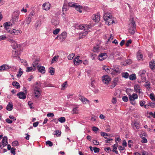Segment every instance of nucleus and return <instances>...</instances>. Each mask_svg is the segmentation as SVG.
<instances>
[{
	"label": "nucleus",
	"mask_w": 155,
	"mask_h": 155,
	"mask_svg": "<svg viewBox=\"0 0 155 155\" xmlns=\"http://www.w3.org/2000/svg\"><path fill=\"white\" fill-rule=\"evenodd\" d=\"M150 99L152 100L155 101V97L154 94H150Z\"/></svg>",
	"instance_id": "49530a36"
},
{
	"label": "nucleus",
	"mask_w": 155,
	"mask_h": 155,
	"mask_svg": "<svg viewBox=\"0 0 155 155\" xmlns=\"http://www.w3.org/2000/svg\"><path fill=\"white\" fill-rule=\"evenodd\" d=\"M67 36V33L66 32H63L61 34L59 35V39L60 41H62L65 39Z\"/></svg>",
	"instance_id": "1a4fd4ad"
},
{
	"label": "nucleus",
	"mask_w": 155,
	"mask_h": 155,
	"mask_svg": "<svg viewBox=\"0 0 155 155\" xmlns=\"http://www.w3.org/2000/svg\"><path fill=\"white\" fill-rule=\"evenodd\" d=\"M102 68L103 70H104L107 72L108 74H109V73L111 74L112 73H111L110 70L112 69L111 68H109V67H107L106 66H103Z\"/></svg>",
	"instance_id": "4be33fe9"
},
{
	"label": "nucleus",
	"mask_w": 155,
	"mask_h": 155,
	"mask_svg": "<svg viewBox=\"0 0 155 155\" xmlns=\"http://www.w3.org/2000/svg\"><path fill=\"white\" fill-rule=\"evenodd\" d=\"M121 74L122 77L124 78H127L129 76V74L127 72H122Z\"/></svg>",
	"instance_id": "c756f323"
},
{
	"label": "nucleus",
	"mask_w": 155,
	"mask_h": 155,
	"mask_svg": "<svg viewBox=\"0 0 155 155\" xmlns=\"http://www.w3.org/2000/svg\"><path fill=\"white\" fill-rule=\"evenodd\" d=\"M59 58L58 56H55L52 59V62H54V61H57V60Z\"/></svg>",
	"instance_id": "de8ad7c7"
},
{
	"label": "nucleus",
	"mask_w": 155,
	"mask_h": 155,
	"mask_svg": "<svg viewBox=\"0 0 155 155\" xmlns=\"http://www.w3.org/2000/svg\"><path fill=\"white\" fill-rule=\"evenodd\" d=\"M149 66L151 69L154 70L155 68V61H151L149 63Z\"/></svg>",
	"instance_id": "6ab92c4d"
},
{
	"label": "nucleus",
	"mask_w": 155,
	"mask_h": 155,
	"mask_svg": "<svg viewBox=\"0 0 155 155\" xmlns=\"http://www.w3.org/2000/svg\"><path fill=\"white\" fill-rule=\"evenodd\" d=\"M101 135L106 139L108 138L109 135H110L109 134L105 133V132H101Z\"/></svg>",
	"instance_id": "cd10ccee"
},
{
	"label": "nucleus",
	"mask_w": 155,
	"mask_h": 155,
	"mask_svg": "<svg viewBox=\"0 0 155 155\" xmlns=\"http://www.w3.org/2000/svg\"><path fill=\"white\" fill-rule=\"evenodd\" d=\"M15 35H18V34L21 33V30H18L15 29Z\"/></svg>",
	"instance_id": "774afa93"
},
{
	"label": "nucleus",
	"mask_w": 155,
	"mask_h": 155,
	"mask_svg": "<svg viewBox=\"0 0 155 155\" xmlns=\"http://www.w3.org/2000/svg\"><path fill=\"white\" fill-rule=\"evenodd\" d=\"M90 27V25H84V31H86V30H88L89 29Z\"/></svg>",
	"instance_id": "c03bdc74"
},
{
	"label": "nucleus",
	"mask_w": 155,
	"mask_h": 155,
	"mask_svg": "<svg viewBox=\"0 0 155 155\" xmlns=\"http://www.w3.org/2000/svg\"><path fill=\"white\" fill-rule=\"evenodd\" d=\"M8 138L7 136H4L2 139V145L3 147H5L8 144Z\"/></svg>",
	"instance_id": "f3484780"
},
{
	"label": "nucleus",
	"mask_w": 155,
	"mask_h": 155,
	"mask_svg": "<svg viewBox=\"0 0 155 155\" xmlns=\"http://www.w3.org/2000/svg\"><path fill=\"white\" fill-rule=\"evenodd\" d=\"M13 86H15L16 88L18 89L20 87L19 84L17 81H14L12 83Z\"/></svg>",
	"instance_id": "a878e982"
},
{
	"label": "nucleus",
	"mask_w": 155,
	"mask_h": 155,
	"mask_svg": "<svg viewBox=\"0 0 155 155\" xmlns=\"http://www.w3.org/2000/svg\"><path fill=\"white\" fill-rule=\"evenodd\" d=\"M145 102L143 101H141L140 102V104L141 107H143L145 105Z\"/></svg>",
	"instance_id": "052dcab7"
},
{
	"label": "nucleus",
	"mask_w": 155,
	"mask_h": 155,
	"mask_svg": "<svg viewBox=\"0 0 155 155\" xmlns=\"http://www.w3.org/2000/svg\"><path fill=\"white\" fill-rule=\"evenodd\" d=\"M51 23L53 25H54V26H57V25L59 24V21L58 20H56L54 19H52L51 20Z\"/></svg>",
	"instance_id": "393cba45"
},
{
	"label": "nucleus",
	"mask_w": 155,
	"mask_h": 155,
	"mask_svg": "<svg viewBox=\"0 0 155 155\" xmlns=\"http://www.w3.org/2000/svg\"><path fill=\"white\" fill-rule=\"evenodd\" d=\"M36 69L39 72H41L42 74H44L45 72V68L43 66H40V64L38 62V64L37 66Z\"/></svg>",
	"instance_id": "0eeeda50"
},
{
	"label": "nucleus",
	"mask_w": 155,
	"mask_h": 155,
	"mask_svg": "<svg viewBox=\"0 0 155 155\" xmlns=\"http://www.w3.org/2000/svg\"><path fill=\"white\" fill-rule=\"evenodd\" d=\"M118 81V78H115L114 79V80L112 81V83L114 84L115 86H116L117 84V82Z\"/></svg>",
	"instance_id": "a18cd8bd"
},
{
	"label": "nucleus",
	"mask_w": 155,
	"mask_h": 155,
	"mask_svg": "<svg viewBox=\"0 0 155 155\" xmlns=\"http://www.w3.org/2000/svg\"><path fill=\"white\" fill-rule=\"evenodd\" d=\"M141 153H140L138 152H136L133 153V155H147V152L143 151L141 152Z\"/></svg>",
	"instance_id": "7c9ffc66"
},
{
	"label": "nucleus",
	"mask_w": 155,
	"mask_h": 155,
	"mask_svg": "<svg viewBox=\"0 0 155 155\" xmlns=\"http://www.w3.org/2000/svg\"><path fill=\"white\" fill-rule=\"evenodd\" d=\"M146 73V71L144 70H142L139 71L138 74L140 76H142L144 75Z\"/></svg>",
	"instance_id": "473e14b6"
},
{
	"label": "nucleus",
	"mask_w": 155,
	"mask_h": 155,
	"mask_svg": "<svg viewBox=\"0 0 155 155\" xmlns=\"http://www.w3.org/2000/svg\"><path fill=\"white\" fill-rule=\"evenodd\" d=\"M34 90L35 97L38 98L41 94L40 87H38L37 86H35L34 89Z\"/></svg>",
	"instance_id": "39448f33"
},
{
	"label": "nucleus",
	"mask_w": 155,
	"mask_h": 155,
	"mask_svg": "<svg viewBox=\"0 0 155 155\" xmlns=\"http://www.w3.org/2000/svg\"><path fill=\"white\" fill-rule=\"evenodd\" d=\"M65 120L66 119L64 117H61L58 119L59 121L61 123L64 122Z\"/></svg>",
	"instance_id": "c9c22d12"
},
{
	"label": "nucleus",
	"mask_w": 155,
	"mask_h": 155,
	"mask_svg": "<svg viewBox=\"0 0 155 155\" xmlns=\"http://www.w3.org/2000/svg\"><path fill=\"white\" fill-rule=\"evenodd\" d=\"M10 42L12 43L11 46L13 47V49H16V48L19 47L20 45L17 44V43L13 40L11 39L10 41Z\"/></svg>",
	"instance_id": "f8f14e48"
},
{
	"label": "nucleus",
	"mask_w": 155,
	"mask_h": 155,
	"mask_svg": "<svg viewBox=\"0 0 155 155\" xmlns=\"http://www.w3.org/2000/svg\"><path fill=\"white\" fill-rule=\"evenodd\" d=\"M77 27H78V28L80 29L84 30V25H79L77 26Z\"/></svg>",
	"instance_id": "0e129e2a"
},
{
	"label": "nucleus",
	"mask_w": 155,
	"mask_h": 155,
	"mask_svg": "<svg viewBox=\"0 0 155 155\" xmlns=\"http://www.w3.org/2000/svg\"><path fill=\"white\" fill-rule=\"evenodd\" d=\"M71 112L72 114H78V108L76 107L74 108Z\"/></svg>",
	"instance_id": "e433bc0d"
},
{
	"label": "nucleus",
	"mask_w": 155,
	"mask_h": 155,
	"mask_svg": "<svg viewBox=\"0 0 155 155\" xmlns=\"http://www.w3.org/2000/svg\"><path fill=\"white\" fill-rule=\"evenodd\" d=\"M128 146L129 147H131L132 146V144L133 143V142L132 140H129L128 141Z\"/></svg>",
	"instance_id": "bf43d9fd"
},
{
	"label": "nucleus",
	"mask_w": 155,
	"mask_h": 155,
	"mask_svg": "<svg viewBox=\"0 0 155 155\" xmlns=\"http://www.w3.org/2000/svg\"><path fill=\"white\" fill-rule=\"evenodd\" d=\"M15 29L9 30L8 31V32L11 33L12 34L15 35Z\"/></svg>",
	"instance_id": "5fc2aeb1"
},
{
	"label": "nucleus",
	"mask_w": 155,
	"mask_h": 155,
	"mask_svg": "<svg viewBox=\"0 0 155 155\" xmlns=\"http://www.w3.org/2000/svg\"><path fill=\"white\" fill-rule=\"evenodd\" d=\"M79 56H78L76 58H75L73 61L74 64L76 65H79V61L80 60L79 59Z\"/></svg>",
	"instance_id": "5701e85b"
},
{
	"label": "nucleus",
	"mask_w": 155,
	"mask_h": 155,
	"mask_svg": "<svg viewBox=\"0 0 155 155\" xmlns=\"http://www.w3.org/2000/svg\"><path fill=\"white\" fill-rule=\"evenodd\" d=\"M68 6L73 7V8H74L75 6V5L74 3L73 2H69L68 3Z\"/></svg>",
	"instance_id": "864d4df0"
},
{
	"label": "nucleus",
	"mask_w": 155,
	"mask_h": 155,
	"mask_svg": "<svg viewBox=\"0 0 155 155\" xmlns=\"http://www.w3.org/2000/svg\"><path fill=\"white\" fill-rule=\"evenodd\" d=\"M117 102V100L116 98L115 97H113L112 100V103L114 104H115Z\"/></svg>",
	"instance_id": "69168bd1"
},
{
	"label": "nucleus",
	"mask_w": 155,
	"mask_h": 155,
	"mask_svg": "<svg viewBox=\"0 0 155 155\" xmlns=\"http://www.w3.org/2000/svg\"><path fill=\"white\" fill-rule=\"evenodd\" d=\"M50 6L51 4L49 2H47L42 5L43 9L45 10H48L49 9Z\"/></svg>",
	"instance_id": "9b49d317"
},
{
	"label": "nucleus",
	"mask_w": 155,
	"mask_h": 155,
	"mask_svg": "<svg viewBox=\"0 0 155 155\" xmlns=\"http://www.w3.org/2000/svg\"><path fill=\"white\" fill-rule=\"evenodd\" d=\"M38 64V61L36 60L33 63L32 65L33 67H27L26 68V72H29V71H34L36 70L37 66Z\"/></svg>",
	"instance_id": "20e7f679"
},
{
	"label": "nucleus",
	"mask_w": 155,
	"mask_h": 155,
	"mask_svg": "<svg viewBox=\"0 0 155 155\" xmlns=\"http://www.w3.org/2000/svg\"><path fill=\"white\" fill-rule=\"evenodd\" d=\"M78 98L83 104H86V102L87 103L89 102V101L88 99L85 98L83 96L81 95V94H79Z\"/></svg>",
	"instance_id": "6e6552de"
},
{
	"label": "nucleus",
	"mask_w": 155,
	"mask_h": 155,
	"mask_svg": "<svg viewBox=\"0 0 155 155\" xmlns=\"http://www.w3.org/2000/svg\"><path fill=\"white\" fill-rule=\"evenodd\" d=\"M10 23L8 22H5L4 23L3 25L4 28H5V29H6L7 32L8 31H9V28H8V27L10 26Z\"/></svg>",
	"instance_id": "412c9836"
},
{
	"label": "nucleus",
	"mask_w": 155,
	"mask_h": 155,
	"mask_svg": "<svg viewBox=\"0 0 155 155\" xmlns=\"http://www.w3.org/2000/svg\"><path fill=\"white\" fill-rule=\"evenodd\" d=\"M134 90H135L137 92L138 91L140 93L139 85H134Z\"/></svg>",
	"instance_id": "f704fd0d"
},
{
	"label": "nucleus",
	"mask_w": 155,
	"mask_h": 155,
	"mask_svg": "<svg viewBox=\"0 0 155 155\" xmlns=\"http://www.w3.org/2000/svg\"><path fill=\"white\" fill-rule=\"evenodd\" d=\"M46 144L48 145L49 147H52L53 146V143L50 140H47L46 142Z\"/></svg>",
	"instance_id": "79ce46f5"
},
{
	"label": "nucleus",
	"mask_w": 155,
	"mask_h": 155,
	"mask_svg": "<svg viewBox=\"0 0 155 155\" xmlns=\"http://www.w3.org/2000/svg\"><path fill=\"white\" fill-rule=\"evenodd\" d=\"M149 105L151 107H155V102L154 101L151 102L149 103Z\"/></svg>",
	"instance_id": "13d9d810"
},
{
	"label": "nucleus",
	"mask_w": 155,
	"mask_h": 155,
	"mask_svg": "<svg viewBox=\"0 0 155 155\" xmlns=\"http://www.w3.org/2000/svg\"><path fill=\"white\" fill-rule=\"evenodd\" d=\"M17 96L20 99H25L26 98V96L25 93L23 92H20L18 93L17 94Z\"/></svg>",
	"instance_id": "dca6fc26"
},
{
	"label": "nucleus",
	"mask_w": 155,
	"mask_h": 155,
	"mask_svg": "<svg viewBox=\"0 0 155 155\" xmlns=\"http://www.w3.org/2000/svg\"><path fill=\"white\" fill-rule=\"evenodd\" d=\"M54 114L51 113V112H49V113H48L47 115V116L48 117H54Z\"/></svg>",
	"instance_id": "338daca9"
},
{
	"label": "nucleus",
	"mask_w": 155,
	"mask_h": 155,
	"mask_svg": "<svg viewBox=\"0 0 155 155\" xmlns=\"http://www.w3.org/2000/svg\"><path fill=\"white\" fill-rule=\"evenodd\" d=\"M107 57V55L106 53H101L99 54V59L101 61H103L104 60L106 59Z\"/></svg>",
	"instance_id": "ddd939ff"
},
{
	"label": "nucleus",
	"mask_w": 155,
	"mask_h": 155,
	"mask_svg": "<svg viewBox=\"0 0 155 155\" xmlns=\"http://www.w3.org/2000/svg\"><path fill=\"white\" fill-rule=\"evenodd\" d=\"M18 145V142L17 140H15V141L13 142L12 143V145L13 146H16Z\"/></svg>",
	"instance_id": "603ef678"
},
{
	"label": "nucleus",
	"mask_w": 155,
	"mask_h": 155,
	"mask_svg": "<svg viewBox=\"0 0 155 155\" xmlns=\"http://www.w3.org/2000/svg\"><path fill=\"white\" fill-rule=\"evenodd\" d=\"M126 62L127 64H130L132 63V61L130 59H128L126 61Z\"/></svg>",
	"instance_id": "680f3d73"
},
{
	"label": "nucleus",
	"mask_w": 155,
	"mask_h": 155,
	"mask_svg": "<svg viewBox=\"0 0 155 155\" xmlns=\"http://www.w3.org/2000/svg\"><path fill=\"white\" fill-rule=\"evenodd\" d=\"M117 143H116L115 144L113 145L112 146L113 148V150H112V151L114 152L116 154H117L118 153V151L117 150Z\"/></svg>",
	"instance_id": "aec40b11"
},
{
	"label": "nucleus",
	"mask_w": 155,
	"mask_h": 155,
	"mask_svg": "<svg viewBox=\"0 0 155 155\" xmlns=\"http://www.w3.org/2000/svg\"><path fill=\"white\" fill-rule=\"evenodd\" d=\"M129 26H130V28L129 29V33L132 35L134 34L135 32L136 28V25L134 20H132L130 23L129 24Z\"/></svg>",
	"instance_id": "7ed1b4c3"
},
{
	"label": "nucleus",
	"mask_w": 155,
	"mask_h": 155,
	"mask_svg": "<svg viewBox=\"0 0 155 155\" xmlns=\"http://www.w3.org/2000/svg\"><path fill=\"white\" fill-rule=\"evenodd\" d=\"M81 8H82V7L80 6V5L77 6V5H75V8L78 11L81 13L82 12V10L81 9Z\"/></svg>",
	"instance_id": "2f4dec72"
},
{
	"label": "nucleus",
	"mask_w": 155,
	"mask_h": 155,
	"mask_svg": "<svg viewBox=\"0 0 155 155\" xmlns=\"http://www.w3.org/2000/svg\"><path fill=\"white\" fill-rule=\"evenodd\" d=\"M60 31V29H58V28H57V29H55L54 31H53V33L54 35H57L59 32Z\"/></svg>",
	"instance_id": "3c124183"
},
{
	"label": "nucleus",
	"mask_w": 155,
	"mask_h": 155,
	"mask_svg": "<svg viewBox=\"0 0 155 155\" xmlns=\"http://www.w3.org/2000/svg\"><path fill=\"white\" fill-rule=\"evenodd\" d=\"M6 38V36L5 35H3L0 36V41L2 40H4Z\"/></svg>",
	"instance_id": "4d7b16f0"
},
{
	"label": "nucleus",
	"mask_w": 155,
	"mask_h": 155,
	"mask_svg": "<svg viewBox=\"0 0 155 155\" xmlns=\"http://www.w3.org/2000/svg\"><path fill=\"white\" fill-rule=\"evenodd\" d=\"M131 91L130 89H126V92L129 96V98L130 101V103L133 105H135L136 104L135 99L138 98V95L137 94L135 93L133 94L132 95L128 93V92Z\"/></svg>",
	"instance_id": "f257e3e1"
},
{
	"label": "nucleus",
	"mask_w": 155,
	"mask_h": 155,
	"mask_svg": "<svg viewBox=\"0 0 155 155\" xmlns=\"http://www.w3.org/2000/svg\"><path fill=\"white\" fill-rule=\"evenodd\" d=\"M141 142L143 143H147V140L146 138H145L144 137H143Z\"/></svg>",
	"instance_id": "e2e57ef3"
},
{
	"label": "nucleus",
	"mask_w": 155,
	"mask_h": 155,
	"mask_svg": "<svg viewBox=\"0 0 155 155\" xmlns=\"http://www.w3.org/2000/svg\"><path fill=\"white\" fill-rule=\"evenodd\" d=\"M18 52L17 50L16 49H14V51H13L12 53V57L15 58V57L18 56Z\"/></svg>",
	"instance_id": "b1692460"
},
{
	"label": "nucleus",
	"mask_w": 155,
	"mask_h": 155,
	"mask_svg": "<svg viewBox=\"0 0 155 155\" xmlns=\"http://www.w3.org/2000/svg\"><path fill=\"white\" fill-rule=\"evenodd\" d=\"M87 31H82L80 33L79 35V39H81V38L84 37L87 35Z\"/></svg>",
	"instance_id": "a211bd4d"
},
{
	"label": "nucleus",
	"mask_w": 155,
	"mask_h": 155,
	"mask_svg": "<svg viewBox=\"0 0 155 155\" xmlns=\"http://www.w3.org/2000/svg\"><path fill=\"white\" fill-rule=\"evenodd\" d=\"M143 57V55L142 54H137V58L138 60H140L141 59H142Z\"/></svg>",
	"instance_id": "58836bf2"
},
{
	"label": "nucleus",
	"mask_w": 155,
	"mask_h": 155,
	"mask_svg": "<svg viewBox=\"0 0 155 155\" xmlns=\"http://www.w3.org/2000/svg\"><path fill=\"white\" fill-rule=\"evenodd\" d=\"M132 43V41L131 39H129L128 41H127L126 43V45L127 47H128Z\"/></svg>",
	"instance_id": "09e8293b"
},
{
	"label": "nucleus",
	"mask_w": 155,
	"mask_h": 155,
	"mask_svg": "<svg viewBox=\"0 0 155 155\" xmlns=\"http://www.w3.org/2000/svg\"><path fill=\"white\" fill-rule=\"evenodd\" d=\"M104 19L106 24L108 25L113 24L114 22V18L110 16V13H105L104 15Z\"/></svg>",
	"instance_id": "f03ea898"
},
{
	"label": "nucleus",
	"mask_w": 155,
	"mask_h": 155,
	"mask_svg": "<svg viewBox=\"0 0 155 155\" xmlns=\"http://www.w3.org/2000/svg\"><path fill=\"white\" fill-rule=\"evenodd\" d=\"M25 21L27 24H29L31 21V17L29 16L28 18H26Z\"/></svg>",
	"instance_id": "37998d69"
},
{
	"label": "nucleus",
	"mask_w": 155,
	"mask_h": 155,
	"mask_svg": "<svg viewBox=\"0 0 155 155\" xmlns=\"http://www.w3.org/2000/svg\"><path fill=\"white\" fill-rule=\"evenodd\" d=\"M18 15H17L16 16H14L12 17V20L11 21H12V23L11 25L15 24L16 23L18 22Z\"/></svg>",
	"instance_id": "4468645a"
},
{
	"label": "nucleus",
	"mask_w": 155,
	"mask_h": 155,
	"mask_svg": "<svg viewBox=\"0 0 155 155\" xmlns=\"http://www.w3.org/2000/svg\"><path fill=\"white\" fill-rule=\"evenodd\" d=\"M51 75H54V69L53 68H51L49 71Z\"/></svg>",
	"instance_id": "a19ab883"
},
{
	"label": "nucleus",
	"mask_w": 155,
	"mask_h": 155,
	"mask_svg": "<svg viewBox=\"0 0 155 155\" xmlns=\"http://www.w3.org/2000/svg\"><path fill=\"white\" fill-rule=\"evenodd\" d=\"M102 81L105 84H108L110 81L111 79L110 77L107 75H105L102 77Z\"/></svg>",
	"instance_id": "423d86ee"
},
{
	"label": "nucleus",
	"mask_w": 155,
	"mask_h": 155,
	"mask_svg": "<svg viewBox=\"0 0 155 155\" xmlns=\"http://www.w3.org/2000/svg\"><path fill=\"white\" fill-rule=\"evenodd\" d=\"M11 68L10 66H9L7 64H3L2 65L0 66V71H7L8 69Z\"/></svg>",
	"instance_id": "9d476101"
},
{
	"label": "nucleus",
	"mask_w": 155,
	"mask_h": 155,
	"mask_svg": "<svg viewBox=\"0 0 155 155\" xmlns=\"http://www.w3.org/2000/svg\"><path fill=\"white\" fill-rule=\"evenodd\" d=\"M13 108V105L12 104H11L10 102L8 104L6 107V109L9 111H11L12 110Z\"/></svg>",
	"instance_id": "bb28decb"
},
{
	"label": "nucleus",
	"mask_w": 155,
	"mask_h": 155,
	"mask_svg": "<svg viewBox=\"0 0 155 155\" xmlns=\"http://www.w3.org/2000/svg\"><path fill=\"white\" fill-rule=\"evenodd\" d=\"M74 56V54H69L68 56V60H71L73 59Z\"/></svg>",
	"instance_id": "ea45409f"
},
{
	"label": "nucleus",
	"mask_w": 155,
	"mask_h": 155,
	"mask_svg": "<svg viewBox=\"0 0 155 155\" xmlns=\"http://www.w3.org/2000/svg\"><path fill=\"white\" fill-rule=\"evenodd\" d=\"M129 78L130 80L134 81L136 79V75L135 74H131L129 75Z\"/></svg>",
	"instance_id": "c85d7f7f"
},
{
	"label": "nucleus",
	"mask_w": 155,
	"mask_h": 155,
	"mask_svg": "<svg viewBox=\"0 0 155 155\" xmlns=\"http://www.w3.org/2000/svg\"><path fill=\"white\" fill-rule=\"evenodd\" d=\"M122 99L125 102H127L128 101V98L126 96H125L122 97Z\"/></svg>",
	"instance_id": "8fccbe9b"
},
{
	"label": "nucleus",
	"mask_w": 155,
	"mask_h": 155,
	"mask_svg": "<svg viewBox=\"0 0 155 155\" xmlns=\"http://www.w3.org/2000/svg\"><path fill=\"white\" fill-rule=\"evenodd\" d=\"M93 150H94V152L95 153H97V152H99L100 149L95 147L93 148Z\"/></svg>",
	"instance_id": "6e6d98bb"
},
{
	"label": "nucleus",
	"mask_w": 155,
	"mask_h": 155,
	"mask_svg": "<svg viewBox=\"0 0 155 155\" xmlns=\"http://www.w3.org/2000/svg\"><path fill=\"white\" fill-rule=\"evenodd\" d=\"M92 18L94 21L96 22H98L99 21L100 18V16L98 15L94 14L92 17Z\"/></svg>",
	"instance_id": "2eb2a0df"
},
{
	"label": "nucleus",
	"mask_w": 155,
	"mask_h": 155,
	"mask_svg": "<svg viewBox=\"0 0 155 155\" xmlns=\"http://www.w3.org/2000/svg\"><path fill=\"white\" fill-rule=\"evenodd\" d=\"M19 70V71L17 74V76L18 78L20 77L21 75L23 74V71H22V69L21 68H20Z\"/></svg>",
	"instance_id": "72a5a7b5"
},
{
	"label": "nucleus",
	"mask_w": 155,
	"mask_h": 155,
	"mask_svg": "<svg viewBox=\"0 0 155 155\" xmlns=\"http://www.w3.org/2000/svg\"><path fill=\"white\" fill-rule=\"evenodd\" d=\"M55 133L54 134V135H56L57 137H60L61 134V132L59 130H57L55 132Z\"/></svg>",
	"instance_id": "4c0bfd02"
}]
</instances>
